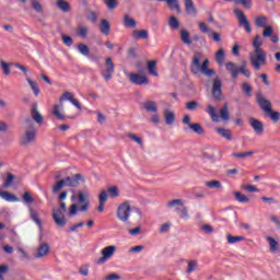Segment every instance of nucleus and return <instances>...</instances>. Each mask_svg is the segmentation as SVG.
<instances>
[{"label":"nucleus","instance_id":"1","mask_svg":"<svg viewBox=\"0 0 280 280\" xmlns=\"http://www.w3.org/2000/svg\"><path fill=\"white\" fill-rule=\"evenodd\" d=\"M200 60H202V54L196 51L190 63L191 73L194 75L202 73L206 78H213V75H215V70L209 69V59H205L202 63H200Z\"/></svg>","mask_w":280,"mask_h":280},{"label":"nucleus","instance_id":"2","mask_svg":"<svg viewBox=\"0 0 280 280\" xmlns=\"http://www.w3.org/2000/svg\"><path fill=\"white\" fill-rule=\"evenodd\" d=\"M71 102V104L73 106H75V108H78L79 110H82V105L80 104V101L73 97V93L71 92H65L61 97L59 98L60 104H55L52 107V112L51 115H54V117H57V119H65V115H62V113H60V110H62L63 105L62 102Z\"/></svg>","mask_w":280,"mask_h":280},{"label":"nucleus","instance_id":"3","mask_svg":"<svg viewBox=\"0 0 280 280\" xmlns=\"http://www.w3.org/2000/svg\"><path fill=\"white\" fill-rule=\"evenodd\" d=\"M249 62L255 71H261V67L268 65L266 50H254L249 52Z\"/></svg>","mask_w":280,"mask_h":280},{"label":"nucleus","instance_id":"4","mask_svg":"<svg viewBox=\"0 0 280 280\" xmlns=\"http://www.w3.org/2000/svg\"><path fill=\"white\" fill-rule=\"evenodd\" d=\"M66 211L67 203L65 201L60 202V208H55L52 210V220L57 226H67V217H65Z\"/></svg>","mask_w":280,"mask_h":280},{"label":"nucleus","instance_id":"5","mask_svg":"<svg viewBox=\"0 0 280 280\" xmlns=\"http://www.w3.org/2000/svg\"><path fill=\"white\" fill-rule=\"evenodd\" d=\"M34 141H36V128L31 126L21 136L20 143L26 148L27 145H32Z\"/></svg>","mask_w":280,"mask_h":280},{"label":"nucleus","instance_id":"6","mask_svg":"<svg viewBox=\"0 0 280 280\" xmlns=\"http://www.w3.org/2000/svg\"><path fill=\"white\" fill-rule=\"evenodd\" d=\"M91 196L89 195L88 191H82L80 190L78 192V205H81L79 208V211H81L82 213H86V211H89V207L91 206V200H90Z\"/></svg>","mask_w":280,"mask_h":280},{"label":"nucleus","instance_id":"7","mask_svg":"<svg viewBox=\"0 0 280 280\" xmlns=\"http://www.w3.org/2000/svg\"><path fill=\"white\" fill-rule=\"evenodd\" d=\"M234 14L238 21V27H243L245 32H247V34H250V32H253V28L250 27V22H248V19L246 18V14H244V11L235 9Z\"/></svg>","mask_w":280,"mask_h":280},{"label":"nucleus","instance_id":"8","mask_svg":"<svg viewBox=\"0 0 280 280\" xmlns=\"http://www.w3.org/2000/svg\"><path fill=\"white\" fill-rule=\"evenodd\" d=\"M113 73H115V63H113V59L108 57L105 60V67L101 71V75L105 80V82H108L113 80Z\"/></svg>","mask_w":280,"mask_h":280},{"label":"nucleus","instance_id":"9","mask_svg":"<svg viewBox=\"0 0 280 280\" xmlns=\"http://www.w3.org/2000/svg\"><path fill=\"white\" fill-rule=\"evenodd\" d=\"M117 218L120 222H128L130 218V202L125 201L118 206Z\"/></svg>","mask_w":280,"mask_h":280},{"label":"nucleus","instance_id":"10","mask_svg":"<svg viewBox=\"0 0 280 280\" xmlns=\"http://www.w3.org/2000/svg\"><path fill=\"white\" fill-rule=\"evenodd\" d=\"M212 97L217 102H222V81L220 77H215L212 81Z\"/></svg>","mask_w":280,"mask_h":280},{"label":"nucleus","instance_id":"11","mask_svg":"<svg viewBox=\"0 0 280 280\" xmlns=\"http://www.w3.org/2000/svg\"><path fill=\"white\" fill-rule=\"evenodd\" d=\"M117 252V246L109 245L102 249L101 255L102 257L98 258L97 264H104L105 261H108L113 255Z\"/></svg>","mask_w":280,"mask_h":280},{"label":"nucleus","instance_id":"12","mask_svg":"<svg viewBox=\"0 0 280 280\" xmlns=\"http://www.w3.org/2000/svg\"><path fill=\"white\" fill-rule=\"evenodd\" d=\"M66 187H79L80 183H85L82 174H75L72 177H66Z\"/></svg>","mask_w":280,"mask_h":280},{"label":"nucleus","instance_id":"13","mask_svg":"<svg viewBox=\"0 0 280 280\" xmlns=\"http://www.w3.org/2000/svg\"><path fill=\"white\" fill-rule=\"evenodd\" d=\"M51 250V246L47 243H40L37 247V252L34 254L35 259H40L43 257H47Z\"/></svg>","mask_w":280,"mask_h":280},{"label":"nucleus","instance_id":"14","mask_svg":"<svg viewBox=\"0 0 280 280\" xmlns=\"http://www.w3.org/2000/svg\"><path fill=\"white\" fill-rule=\"evenodd\" d=\"M129 82H131V84L141 86V84H149L150 81H148V77L145 75H141L139 73H130Z\"/></svg>","mask_w":280,"mask_h":280},{"label":"nucleus","instance_id":"15","mask_svg":"<svg viewBox=\"0 0 280 280\" xmlns=\"http://www.w3.org/2000/svg\"><path fill=\"white\" fill-rule=\"evenodd\" d=\"M249 126L253 128L254 132H256L258 137H261V135H264V122H261L260 120L249 118Z\"/></svg>","mask_w":280,"mask_h":280},{"label":"nucleus","instance_id":"16","mask_svg":"<svg viewBox=\"0 0 280 280\" xmlns=\"http://www.w3.org/2000/svg\"><path fill=\"white\" fill-rule=\"evenodd\" d=\"M184 5L188 16H198V10H196V5H194V0H185Z\"/></svg>","mask_w":280,"mask_h":280},{"label":"nucleus","instance_id":"17","mask_svg":"<svg viewBox=\"0 0 280 280\" xmlns=\"http://www.w3.org/2000/svg\"><path fill=\"white\" fill-rule=\"evenodd\" d=\"M225 69H226V71H229V73H231L232 78H234V79H236L237 75H240V67L237 66V63H235L233 61L226 62Z\"/></svg>","mask_w":280,"mask_h":280},{"label":"nucleus","instance_id":"18","mask_svg":"<svg viewBox=\"0 0 280 280\" xmlns=\"http://www.w3.org/2000/svg\"><path fill=\"white\" fill-rule=\"evenodd\" d=\"M31 117L36 121V124H43V115L38 112V103H33V107L31 109Z\"/></svg>","mask_w":280,"mask_h":280},{"label":"nucleus","instance_id":"19","mask_svg":"<svg viewBox=\"0 0 280 280\" xmlns=\"http://www.w3.org/2000/svg\"><path fill=\"white\" fill-rule=\"evenodd\" d=\"M122 25L127 30H135V27H137V20L132 19L128 14H125L122 19Z\"/></svg>","mask_w":280,"mask_h":280},{"label":"nucleus","instance_id":"20","mask_svg":"<svg viewBox=\"0 0 280 280\" xmlns=\"http://www.w3.org/2000/svg\"><path fill=\"white\" fill-rule=\"evenodd\" d=\"M258 104L266 115L272 110V104L264 97H258Z\"/></svg>","mask_w":280,"mask_h":280},{"label":"nucleus","instance_id":"21","mask_svg":"<svg viewBox=\"0 0 280 280\" xmlns=\"http://www.w3.org/2000/svg\"><path fill=\"white\" fill-rule=\"evenodd\" d=\"M131 36L135 38V40H139L141 38L148 40L149 33L148 30H133Z\"/></svg>","mask_w":280,"mask_h":280},{"label":"nucleus","instance_id":"22","mask_svg":"<svg viewBox=\"0 0 280 280\" xmlns=\"http://www.w3.org/2000/svg\"><path fill=\"white\" fill-rule=\"evenodd\" d=\"M143 108L147 110V113H159V105L154 101H147L143 103Z\"/></svg>","mask_w":280,"mask_h":280},{"label":"nucleus","instance_id":"23","mask_svg":"<svg viewBox=\"0 0 280 280\" xmlns=\"http://www.w3.org/2000/svg\"><path fill=\"white\" fill-rule=\"evenodd\" d=\"M163 115H164L165 124L167 126H173L174 122L176 121V115L174 114V112L170 109H165Z\"/></svg>","mask_w":280,"mask_h":280},{"label":"nucleus","instance_id":"24","mask_svg":"<svg viewBox=\"0 0 280 280\" xmlns=\"http://www.w3.org/2000/svg\"><path fill=\"white\" fill-rule=\"evenodd\" d=\"M166 207H167V209H183V207H185V200L173 199L166 203Z\"/></svg>","mask_w":280,"mask_h":280},{"label":"nucleus","instance_id":"25","mask_svg":"<svg viewBox=\"0 0 280 280\" xmlns=\"http://www.w3.org/2000/svg\"><path fill=\"white\" fill-rule=\"evenodd\" d=\"M100 32L104 34V36L110 34V22H108V20H101Z\"/></svg>","mask_w":280,"mask_h":280},{"label":"nucleus","instance_id":"26","mask_svg":"<svg viewBox=\"0 0 280 280\" xmlns=\"http://www.w3.org/2000/svg\"><path fill=\"white\" fill-rule=\"evenodd\" d=\"M218 135L222 137L223 139H226L228 141H233V133L231 132V129L226 128H218L217 129Z\"/></svg>","mask_w":280,"mask_h":280},{"label":"nucleus","instance_id":"27","mask_svg":"<svg viewBox=\"0 0 280 280\" xmlns=\"http://www.w3.org/2000/svg\"><path fill=\"white\" fill-rule=\"evenodd\" d=\"M0 198H3V200H7V202H19V197L8 191L0 190Z\"/></svg>","mask_w":280,"mask_h":280},{"label":"nucleus","instance_id":"28","mask_svg":"<svg viewBox=\"0 0 280 280\" xmlns=\"http://www.w3.org/2000/svg\"><path fill=\"white\" fill-rule=\"evenodd\" d=\"M26 82L31 86V90L33 91L35 97H38V95H40V89H38V83H36V81L32 80L31 78H26Z\"/></svg>","mask_w":280,"mask_h":280},{"label":"nucleus","instance_id":"29","mask_svg":"<svg viewBox=\"0 0 280 280\" xmlns=\"http://www.w3.org/2000/svg\"><path fill=\"white\" fill-rule=\"evenodd\" d=\"M266 240L269 243L270 253H277L279 250V242L272 238V236H267Z\"/></svg>","mask_w":280,"mask_h":280},{"label":"nucleus","instance_id":"30","mask_svg":"<svg viewBox=\"0 0 280 280\" xmlns=\"http://www.w3.org/2000/svg\"><path fill=\"white\" fill-rule=\"evenodd\" d=\"M206 113L210 115L213 121H218V119H220V116L218 115V109H215V107H213L212 105L207 106Z\"/></svg>","mask_w":280,"mask_h":280},{"label":"nucleus","instance_id":"31","mask_svg":"<svg viewBox=\"0 0 280 280\" xmlns=\"http://www.w3.org/2000/svg\"><path fill=\"white\" fill-rule=\"evenodd\" d=\"M56 5L61 12H71V4L65 0H58Z\"/></svg>","mask_w":280,"mask_h":280},{"label":"nucleus","instance_id":"32","mask_svg":"<svg viewBox=\"0 0 280 280\" xmlns=\"http://www.w3.org/2000/svg\"><path fill=\"white\" fill-rule=\"evenodd\" d=\"M168 27L171 30H180V22L178 21V18L172 15L168 18Z\"/></svg>","mask_w":280,"mask_h":280},{"label":"nucleus","instance_id":"33","mask_svg":"<svg viewBox=\"0 0 280 280\" xmlns=\"http://www.w3.org/2000/svg\"><path fill=\"white\" fill-rule=\"evenodd\" d=\"M166 4L171 10H175L177 14H180L183 10L180 9V4L178 3V0H166Z\"/></svg>","mask_w":280,"mask_h":280},{"label":"nucleus","instance_id":"34","mask_svg":"<svg viewBox=\"0 0 280 280\" xmlns=\"http://www.w3.org/2000/svg\"><path fill=\"white\" fill-rule=\"evenodd\" d=\"M220 116L223 121H229V119H231L229 114V103L223 104L222 108L220 109Z\"/></svg>","mask_w":280,"mask_h":280},{"label":"nucleus","instance_id":"35","mask_svg":"<svg viewBox=\"0 0 280 280\" xmlns=\"http://www.w3.org/2000/svg\"><path fill=\"white\" fill-rule=\"evenodd\" d=\"M77 36H79V38H86V36H89V26L79 25L77 27Z\"/></svg>","mask_w":280,"mask_h":280},{"label":"nucleus","instance_id":"36","mask_svg":"<svg viewBox=\"0 0 280 280\" xmlns=\"http://www.w3.org/2000/svg\"><path fill=\"white\" fill-rule=\"evenodd\" d=\"M180 39H182V43H184V45H191V36L189 35V31L182 30Z\"/></svg>","mask_w":280,"mask_h":280},{"label":"nucleus","instance_id":"37","mask_svg":"<svg viewBox=\"0 0 280 280\" xmlns=\"http://www.w3.org/2000/svg\"><path fill=\"white\" fill-rule=\"evenodd\" d=\"M77 49L81 52L82 56L89 58L91 56V48H89L85 44H78Z\"/></svg>","mask_w":280,"mask_h":280},{"label":"nucleus","instance_id":"38","mask_svg":"<svg viewBox=\"0 0 280 280\" xmlns=\"http://www.w3.org/2000/svg\"><path fill=\"white\" fill-rule=\"evenodd\" d=\"M248 67V61L243 60L242 65L240 66V73L245 75V78H250V70L246 69Z\"/></svg>","mask_w":280,"mask_h":280},{"label":"nucleus","instance_id":"39","mask_svg":"<svg viewBox=\"0 0 280 280\" xmlns=\"http://www.w3.org/2000/svg\"><path fill=\"white\" fill-rule=\"evenodd\" d=\"M30 215H31V219L33 220V222H35V224H37V226H39V229H43V223L40 222V219H38V212H36V210L31 208Z\"/></svg>","mask_w":280,"mask_h":280},{"label":"nucleus","instance_id":"40","mask_svg":"<svg viewBox=\"0 0 280 280\" xmlns=\"http://www.w3.org/2000/svg\"><path fill=\"white\" fill-rule=\"evenodd\" d=\"M176 213H178L180 220H189V210L187 207H183L182 209H175Z\"/></svg>","mask_w":280,"mask_h":280},{"label":"nucleus","instance_id":"41","mask_svg":"<svg viewBox=\"0 0 280 280\" xmlns=\"http://www.w3.org/2000/svg\"><path fill=\"white\" fill-rule=\"evenodd\" d=\"M190 130L192 132H196V135H205V128H202V125L196 122V124H189Z\"/></svg>","mask_w":280,"mask_h":280},{"label":"nucleus","instance_id":"42","mask_svg":"<svg viewBox=\"0 0 280 280\" xmlns=\"http://www.w3.org/2000/svg\"><path fill=\"white\" fill-rule=\"evenodd\" d=\"M224 49L220 48L214 55V60L218 62V65H224Z\"/></svg>","mask_w":280,"mask_h":280},{"label":"nucleus","instance_id":"43","mask_svg":"<svg viewBox=\"0 0 280 280\" xmlns=\"http://www.w3.org/2000/svg\"><path fill=\"white\" fill-rule=\"evenodd\" d=\"M148 71L150 75H154L155 78L159 75V71H156V61L148 62Z\"/></svg>","mask_w":280,"mask_h":280},{"label":"nucleus","instance_id":"44","mask_svg":"<svg viewBox=\"0 0 280 280\" xmlns=\"http://www.w3.org/2000/svg\"><path fill=\"white\" fill-rule=\"evenodd\" d=\"M261 45H264V40L259 36H256L253 42L254 51H264Z\"/></svg>","mask_w":280,"mask_h":280},{"label":"nucleus","instance_id":"45","mask_svg":"<svg viewBox=\"0 0 280 280\" xmlns=\"http://www.w3.org/2000/svg\"><path fill=\"white\" fill-rule=\"evenodd\" d=\"M31 5L38 14H43V4L38 0H31Z\"/></svg>","mask_w":280,"mask_h":280},{"label":"nucleus","instance_id":"46","mask_svg":"<svg viewBox=\"0 0 280 280\" xmlns=\"http://www.w3.org/2000/svg\"><path fill=\"white\" fill-rule=\"evenodd\" d=\"M206 187H209V189H220L222 183H220V180L206 182Z\"/></svg>","mask_w":280,"mask_h":280},{"label":"nucleus","instance_id":"47","mask_svg":"<svg viewBox=\"0 0 280 280\" xmlns=\"http://www.w3.org/2000/svg\"><path fill=\"white\" fill-rule=\"evenodd\" d=\"M62 187H67V182L66 179L59 180L54 187H52V192L58 194L62 189Z\"/></svg>","mask_w":280,"mask_h":280},{"label":"nucleus","instance_id":"48","mask_svg":"<svg viewBox=\"0 0 280 280\" xmlns=\"http://www.w3.org/2000/svg\"><path fill=\"white\" fill-rule=\"evenodd\" d=\"M110 198H119V188L117 186H112L107 189Z\"/></svg>","mask_w":280,"mask_h":280},{"label":"nucleus","instance_id":"49","mask_svg":"<svg viewBox=\"0 0 280 280\" xmlns=\"http://www.w3.org/2000/svg\"><path fill=\"white\" fill-rule=\"evenodd\" d=\"M242 91L246 94L247 97H250V95H253V86H250V84L246 82L242 84Z\"/></svg>","mask_w":280,"mask_h":280},{"label":"nucleus","instance_id":"50","mask_svg":"<svg viewBox=\"0 0 280 280\" xmlns=\"http://www.w3.org/2000/svg\"><path fill=\"white\" fill-rule=\"evenodd\" d=\"M253 154H255V152L247 151V152L233 153L232 156H234V159H246V156H253Z\"/></svg>","mask_w":280,"mask_h":280},{"label":"nucleus","instance_id":"51","mask_svg":"<svg viewBox=\"0 0 280 280\" xmlns=\"http://www.w3.org/2000/svg\"><path fill=\"white\" fill-rule=\"evenodd\" d=\"M237 242H244V236L228 235V244H237Z\"/></svg>","mask_w":280,"mask_h":280},{"label":"nucleus","instance_id":"52","mask_svg":"<svg viewBox=\"0 0 280 280\" xmlns=\"http://www.w3.org/2000/svg\"><path fill=\"white\" fill-rule=\"evenodd\" d=\"M198 267V261L196 260H189L188 261V268L186 270V272L188 275H191V272H195L196 268Z\"/></svg>","mask_w":280,"mask_h":280},{"label":"nucleus","instance_id":"53","mask_svg":"<svg viewBox=\"0 0 280 280\" xmlns=\"http://www.w3.org/2000/svg\"><path fill=\"white\" fill-rule=\"evenodd\" d=\"M255 23L257 27H265L266 23H268V19L266 16H258L256 18Z\"/></svg>","mask_w":280,"mask_h":280},{"label":"nucleus","instance_id":"54","mask_svg":"<svg viewBox=\"0 0 280 280\" xmlns=\"http://www.w3.org/2000/svg\"><path fill=\"white\" fill-rule=\"evenodd\" d=\"M234 196L238 202H248L250 199L240 191L234 192Z\"/></svg>","mask_w":280,"mask_h":280},{"label":"nucleus","instance_id":"55","mask_svg":"<svg viewBox=\"0 0 280 280\" xmlns=\"http://www.w3.org/2000/svg\"><path fill=\"white\" fill-rule=\"evenodd\" d=\"M198 106H200V104L196 101H190L186 103L187 110H198Z\"/></svg>","mask_w":280,"mask_h":280},{"label":"nucleus","instance_id":"56","mask_svg":"<svg viewBox=\"0 0 280 280\" xmlns=\"http://www.w3.org/2000/svg\"><path fill=\"white\" fill-rule=\"evenodd\" d=\"M61 39L63 45H67V47H71V45H73V37L69 35H61Z\"/></svg>","mask_w":280,"mask_h":280},{"label":"nucleus","instance_id":"57","mask_svg":"<svg viewBox=\"0 0 280 280\" xmlns=\"http://www.w3.org/2000/svg\"><path fill=\"white\" fill-rule=\"evenodd\" d=\"M104 3L108 8V10H115L119 2H117V0H104Z\"/></svg>","mask_w":280,"mask_h":280},{"label":"nucleus","instance_id":"58","mask_svg":"<svg viewBox=\"0 0 280 280\" xmlns=\"http://www.w3.org/2000/svg\"><path fill=\"white\" fill-rule=\"evenodd\" d=\"M267 115L270 117V119L277 124V121H279L280 119V113L279 112H272V109L270 110V113H267Z\"/></svg>","mask_w":280,"mask_h":280},{"label":"nucleus","instance_id":"59","mask_svg":"<svg viewBox=\"0 0 280 280\" xmlns=\"http://www.w3.org/2000/svg\"><path fill=\"white\" fill-rule=\"evenodd\" d=\"M127 137L131 139V141H135L136 143H138V145H143V140L139 136L135 133H129Z\"/></svg>","mask_w":280,"mask_h":280},{"label":"nucleus","instance_id":"60","mask_svg":"<svg viewBox=\"0 0 280 280\" xmlns=\"http://www.w3.org/2000/svg\"><path fill=\"white\" fill-rule=\"evenodd\" d=\"M108 200V191L102 190L98 195V202L106 203Z\"/></svg>","mask_w":280,"mask_h":280},{"label":"nucleus","instance_id":"61","mask_svg":"<svg viewBox=\"0 0 280 280\" xmlns=\"http://www.w3.org/2000/svg\"><path fill=\"white\" fill-rule=\"evenodd\" d=\"M23 200L26 202V205H32L34 202V197H32V194L30 191H25L23 195Z\"/></svg>","mask_w":280,"mask_h":280},{"label":"nucleus","instance_id":"62","mask_svg":"<svg viewBox=\"0 0 280 280\" xmlns=\"http://www.w3.org/2000/svg\"><path fill=\"white\" fill-rule=\"evenodd\" d=\"M235 3L241 4L243 8H250V5H253V1L252 0H234Z\"/></svg>","mask_w":280,"mask_h":280},{"label":"nucleus","instance_id":"63","mask_svg":"<svg viewBox=\"0 0 280 280\" xmlns=\"http://www.w3.org/2000/svg\"><path fill=\"white\" fill-rule=\"evenodd\" d=\"M13 182H14V175H12V173H9L4 182V187H11Z\"/></svg>","mask_w":280,"mask_h":280},{"label":"nucleus","instance_id":"64","mask_svg":"<svg viewBox=\"0 0 280 280\" xmlns=\"http://www.w3.org/2000/svg\"><path fill=\"white\" fill-rule=\"evenodd\" d=\"M272 32H273L272 26H266L264 32H262V36L265 38H268V36L272 35Z\"/></svg>","mask_w":280,"mask_h":280}]
</instances>
